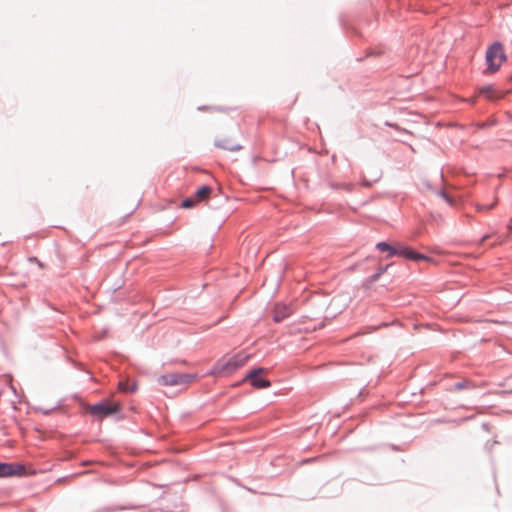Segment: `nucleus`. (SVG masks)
<instances>
[{"label":"nucleus","mask_w":512,"mask_h":512,"mask_svg":"<svg viewBox=\"0 0 512 512\" xmlns=\"http://www.w3.org/2000/svg\"><path fill=\"white\" fill-rule=\"evenodd\" d=\"M478 93L485 96L489 100H497L500 99L503 94L495 89L493 86H485L478 90Z\"/></svg>","instance_id":"10"},{"label":"nucleus","mask_w":512,"mask_h":512,"mask_svg":"<svg viewBox=\"0 0 512 512\" xmlns=\"http://www.w3.org/2000/svg\"><path fill=\"white\" fill-rule=\"evenodd\" d=\"M197 376L195 374L171 373L159 378V382L166 386H179L192 383Z\"/></svg>","instance_id":"5"},{"label":"nucleus","mask_w":512,"mask_h":512,"mask_svg":"<svg viewBox=\"0 0 512 512\" xmlns=\"http://www.w3.org/2000/svg\"><path fill=\"white\" fill-rule=\"evenodd\" d=\"M508 237H509V235L506 238L498 241L497 244H502L503 242H505L507 240ZM494 245H496V243L492 244V246H494Z\"/></svg>","instance_id":"16"},{"label":"nucleus","mask_w":512,"mask_h":512,"mask_svg":"<svg viewBox=\"0 0 512 512\" xmlns=\"http://www.w3.org/2000/svg\"><path fill=\"white\" fill-rule=\"evenodd\" d=\"M196 203H197V201L195 200V198H194V197L187 198V199H185V200L182 202V207H184V208H191V207H193Z\"/></svg>","instance_id":"14"},{"label":"nucleus","mask_w":512,"mask_h":512,"mask_svg":"<svg viewBox=\"0 0 512 512\" xmlns=\"http://www.w3.org/2000/svg\"><path fill=\"white\" fill-rule=\"evenodd\" d=\"M120 409V404L117 402L103 401L98 404L89 405L87 412L91 415L103 419L114 413H117Z\"/></svg>","instance_id":"4"},{"label":"nucleus","mask_w":512,"mask_h":512,"mask_svg":"<svg viewBox=\"0 0 512 512\" xmlns=\"http://www.w3.org/2000/svg\"><path fill=\"white\" fill-rule=\"evenodd\" d=\"M497 203H498V198L494 197L493 201L490 204L477 203L475 205V207L478 212H487V211L493 209L497 205Z\"/></svg>","instance_id":"12"},{"label":"nucleus","mask_w":512,"mask_h":512,"mask_svg":"<svg viewBox=\"0 0 512 512\" xmlns=\"http://www.w3.org/2000/svg\"><path fill=\"white\" fill-rule=\"evenodd\" d=\"M506 60L503 46L499 42L493 43L486 52L487 70L495 73Z\"/></svg>","instance_id":"3"},{"label":"nucleus","mask_w":512,"mask_h":512,"mask_svg":"<svg viewBox=\"0 0 512 512\" xmlns=\"http://www.w3.org/2000/svg\"><path fill=\"white\" fill-rule=\"evenodd\" d=\"M119 389L123 392H134L137 387L135 383L130 384L128 381H121L119 382Z\"/></svg>","instance_id":"13"},{"label":"nucleus","mask_w":512,"mask_h":512,"mask_svg":"<svg viewBox=\"0 0 512 512\" xmlns=\"http://www.w3.org/2000/svg\"><path fill=\"white\" fill-rule=\"evenodd\" d=\"M490 238V235H484L482 239L480 240V244L484 243L487 239Z\"/></svg>","instance_id":"15"},{"label":"nucleus","mask_w":512,"mask_h":512,"mask_svg":"<svg viewBox=\"0 0 512 512\" xmlns=\"http://www.w3.org/2000/svg\"><path fill=\"white\" fill-rule=\"evenodd\" d=\"M376 248L382 252H388L389 256L397 255V256H401V257H404V258H407V259H410L413 261H420V260L429 261L430 260L429 257H427L423 254H420L409 247H403V246L394 247L386 242H379L376 245Z\"/></svg>","instance_id":"2"},{"label":"nucleus","mask_w":512,"mask_h":512,"mask_svg":"<svg viewBox=\"0 0 512 512\" xmlns=\"http://www.w3.org/2000/svg\"><path fill=\"white\" fill-rule=\"evenodd\" d=\"M210 194H211V188L209 186H202L196 191L194 198L198 203V202L208 199Z\"/></svg>","instance_id":"11"},{"label":"nucleus","mask_w":512,"mask_h":512,"mask_svg":"<svg viewBox=\"0 0 512 512\" xmlns=\"http://www.w3.org/2000/svg\"><path fill=\"white\" fill-rule=\"evenodd\" d=\"M293 310L290 306L285 304H276L273 309V320L281 322L292 314Z\"/></svg>","instance_id":"8"},{"label":"nucleus","mask_w":512,"mask_h":512,"mask_svg":"<svg viewBox=\"0 0 512 512\" xmlns=\"http://www.w3.org/2000/svg\"><path fill=\"white\" fill-rule=\"evenodd\" d=\"M263 371V368L254 369L247 374L245 380H249L251 385L255 388H268L270 387V382L267 379L260 377V374H262Z\"/></svg>","instance_id":"6"},{"label":"nucleus","mask_w":512,"mask_h":512,"mask_svg":"<svg viewBox=\"0 0 512 512\" xmlns=\"http://www.w3.org/2000/svg\"><path fill=\"white\" fill-rule=\"evenodd\" d=\"M249 356L244 353H238L231 357L221 359L214 367L213 374L228 375L242 367L248 360Z\"/></svg>","instance_id":"1"},{"label":"nucleus","mask_w":512,"mask_h":512,"mask_svg":"<svg viewBox=\"0 0 512 512\" xmlns=\"http://www.w3.org/2000/svg\"><path fill=\"white\" fill-rule=\"evenodd\" d=\"M508 230H509V233H512V220L508 224Z\"/></svg>","instance_id":"17"},{"label":"nucleus","mask_w":512,"mask_h":512,"mask_svg":"<svg viewBox=\"0 0 512 512\" xmlns=\"http://www.w3.org/2000/svg\"><path fill=\"white\" fill-rule=\"evenodd\" d=\"M23 472L24 467L22 465L0 462V477L22 475Z\"/></svg>","instance_id":"7"},{"label":"nucleus","mask_w":512,"mask_h":512,"mask_svg":"<svg viewBox=\"0 0 512 512\" xmlns=\"http://www.w3.org/2000/svg\"><path fill=\"white\" fill-rule=\"evenodd\" d=\"M215 145L220 149H224L231 152L238 151L242 148L239 144L233 142L232 140L226 137L217 138L215 140Z\"/></svg>","instance_id":"9"}]
</instances>
